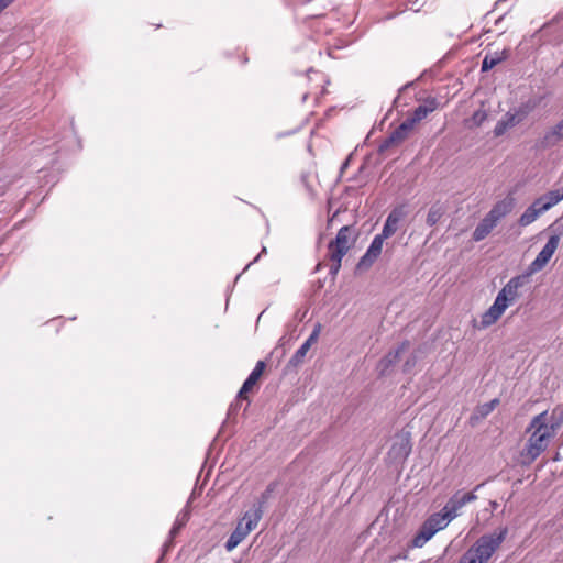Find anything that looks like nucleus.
Instances as JSON below:
<instances>
[{"label":"nucleus","instance_id":"30","mask_svg":"<svg viewBox=\"0 0 563 563\" xmlns=\"http://www.w3.org/2000/svg\"><path fill=\"white\" fill-rule=\"evenodd\" d=\"M309 351V342H305L295 353V355L289 360L288 366H296L302 362L307 352Z\"/></svg>","mask_w":563,"mask_h":563},{"label":"nucleus","instance_id":"36","mask_svg":"<svg viewBox=\"0 0 563 563\" xmlns=\"http://www.w3.org/2000/svg\"><path fill=\"white\" fill-rule=\"evenodd\" d=\"M487 118V114L485 111H476L473 117H472V121L474 123V125L476 126H479Z\"/></svg>","mask_w":563,"mask_h":563},{"label":"nucleus","instance_id":"41","mask_svg":"<svg viewBox=\"0 0 563 563\" xmlns=\"http://www.w3.org/2000/svg\"><path fill=\"white\" fill-rule=\"evenodd\" d=\"M391 137L396 142L397 145H400L406 139H408L404 133H401L397 128L390 133Z\"/></svg>","mask_w":563,"mask_h":563},{"label":"nucleus","instance_id":"49","mask_svg":"<svg viewBox=\"0 0 563 563\" xmlns=\"http://www.w3.org/2000/svg\"><path fill=\"white\" fill-rule=\"evenodd\" d=\"M411 85H412V82H410V84H408V85H405L404 89H405V88H408V87H409V86H411Z\"/></svg>","mask_w":563,"mask_h":563},{"label":"nucleus","instance_id":"1","mask_svg":"<svg viewBox=\"0 0 563 563\" xmlns=\"http://www.w3.org/2000/svg\"><path fill=\"white\" fill-rule=\"evenodd\" d=\"M532 429L533 432L527 446V455L531 460H536L547 449L549 439L555 434L548 424L547 411L541 412L532 419L527 431Z\"/></svg>","mask_w":563,"mask_h":563},{"label":"nucleus","instance_id":"18","mask_svg":"<svg viewBox=\"0 0 563 563\" xmlns=\"http://www.w3.org/2000/svg\"><path fill=\"white\" fill-rule=\"evenodd\" d=\"M437 529H433L427 521L422 523L417 534L411 540L412 547L421 548L424 545L434 534Z\"/></svg>","mask_w":563,"mask_h":563},{"label":"nucleus","instance_id":"3","mask_svg":"<svg viewBox=\"0 0 563 563\" xmlns=\"http://www.w3.org/2000/svg\"><path fill=\"white\" fill-rule=\"evenodd\" d=\"M508 533L504 527L498 533L484 534L473 545V550L479 555L481 563H487L496 550L500 547Z\"/></svg>","mask_w":563,"mask_h":563},{"label":"nucleus","instance_id":"48","mask_svg":"<svg viewBox=\"0 0 563 563\" xmlns=\"http://www.w3.org/2000/svg\"><path fill=\"white\" fill-rule=\"evenodd\" d=\"M321 266H322V264H321V263H319V264L317 265L316 269H317V271H318V269H320V268H321Z\"/></svg>","mask_w":563,"mask_h":563},{"label":"nucleus","instance_id":"47","mask_svg":"<svg viewBox=\"0 0 563 563\" xmlns=\"http://www.w3.org/2000/svg\"><path fill=\"white\" fill-rule=\"evenodd\" d=\"M347 165H349V158L343 163L341 169L343 170L344 168H346Z\"/></svg>","mask_w":563,"mask_h":563},{"label":"nucleus","instance_id":"37","mask_svg":"<svg viewBox=\"0 0 563 563\" xmlns=\"http://www.w3.org/2000/svg\"><path fill=\"white\" fill-rule=\"evenodd\" d=\"M530 110L531 108L528 104H525L520 107L516 113H512V115H517V119H520L521 122L529 114Z\"/></svg>","mask_w":563,"mask_h":563},{"label":"nucleus","instance_id":"27","mask_svg":"<svg viewBox=\"0 0 563 563\" xmlns=\"http://www.w3.org/2000/svg\"><path fill=\"white\" fill-rule=\"evenodd\" d=\"M422 356V351L421 349H417L415 350L408 357L407 360L405 361L404 363V366H402V372L404 373H410L411 369L417 365L418 361L421 358Z\"/></svg>","mask_w":563,"mask_h":563},{"label":"nucleus","instance_id":"2","mask_svg":"<svg viewBox=\"0 0 563 563\" xmlns=\"http://www.w3.org/2000/svg\"><path fill=\"white\" fill-rule=\"evenodd\" d=\"M261 519L260 508L250 509L244 512L243 517L238 521V525L229 539L225 542L227 551L235 549L247 536L256 528Z\"/></svg>","mask_w":563,"mask_h":563},{"label":"nucleus","instance_id":"17","mask_svg":"<svg viewBox=\"0 0 563 563\" xmlns=\"http://www.w3.org/2000/svg\"><path fill=\"white\" fill-rule=\"evenodd\" d=\"M497 222L492 219L488 214L477 224L473 232V240L479 242L484 240L492 230L496 227Z\"/></svg>","mask_w":563,"mask_h":563},{"label":"nucleus","instance_id":"6","mask_svg":"<svg viewBox=\"0 0 563 563\" xmlns=\"http://www.w3.org/2000/svg\"><path fill=\"white\" fill-rule=\"evenodd\" d=\"M560 236L554 234L551 235L543 246V249L540 251V253L537 255L536 260L529 265L527 272L530 275H533L534 273L541 271L551 260L552 255L554 254L555 250L559 246Z\"/></svg>","mask_w":563,"mask_h":563},{"label":"nucleus","instance_id":"26","mask_svg":"<svg viewBox=\"0 0 563 563\" xmlns=\"http://www.w3.org/2000/svg\"><path fill=\"white\" fill-rule=\"evenodd\" d=\"M506 57L507 55L505 51L501 53V56H499L497 53L494 56L486 55L482 62V71L485 73L490 70Z\"/></svg>","mask_w":563,"mask_h":563},{"label":"nucleus","instance_id":"23","mask_svg":"<svg viewBox=\"0 0 563 563\" xmlns=\"http://www.w3.org/2000/svg\"><path fill=\"white\" fill-rule=\"evenodd\" d=\"M542 212L539 210V208L536 206V203L533 202L531 206H529L526 211L521 214V217L519 218L518 222L521 227H527L529 225L530 223H532L538 217L539 214H541Z\"/></svg>","mask_w":563,"mask_h":563},{"label":"nucleus","instance_id":"34","mask_svg":"<svg viewBox=\"0 0 563 563\" xmlns=\"http://www.w3.org/2000/svg\"><path fill=\"white\" fill-rule=\"evenodd\" d=\"M416 124L415 119L408 117L397 129L408 137Z\"/></svg>","mask_w":563,"mask_h":563},{"label":"nucleus","instance_id":"20","mask_svg":"<svg viewBox=\"0 0 563 563\" xmlns=\"http://www.w3.org/2000/svg\"><path fill=\"white\" fill-rule=\"evenodd\" d=\"M465 506L462 497L460 496L459 493L454 494L449 500L448 503L445 504V506L443 507L442 511H445L446 512V518H449V520H452L454 519L456 516H457V511L463 507Z\"/></svg>","mask_w":563,"mask_h":563},{"label":"nucleus","instance_id":"33","mask_svg":"<svg viewBox=\"0 0 563 563\" xmlns=\"http://www.w3.org/2000/svg\"><path fill=\"white\" fill-rule=\"evenodd\" d=\"M416 124L415 119L408 117L397 129L408 137Z\"/></svg>","mask_w":563,"mask_h":563},{"label":"nucleus","instance_id":"40","mask_svg":"<svg viewBox=\"0 0 563 563\" xmlns=\"http://www.w3.org/2000/svg\"><path fill=\"white\" fill-rule=\"evenodd\" d=\"M391 137L396 142L397 145H400L406 139H408L404 133H401L397 128L390 133Z\"/></svg>","mask_w":563,"mask_h":563},{"label":"nucleus","instance_id":"45","mask_svg":"<svg viewBox=\"0 0 563 563\" xmlns=\"http://www.w3.org/2000/svg\"><path fill=\"white\" fill-rule=\"evenodd\" d=\"M340 268H341V265H339V263H332L331 264L330 274L333 276V278L336 276V274L339 273Z\"/></svg>","mask_w":563,"mask_h":563},{"label":"nucleus","instance_id":"8","mask_svg":"<svg viewBox=\"0 0 563 563\" xmlns=\"http://www.w3.org/2000/svg\"><path fill=\"white\" fill-rule=\"evenodd\" d=\"M410 347L409 341H404L395 351H389L377 364L380 376L390 374L391 368L400 361L401 355Z\"/></svg>","mask_w":563,"mask_h":563},{"label":"nucleus","instance_id":"50","mask_svg":"<svg viewBox=\"0 0 563 563\" xmlns=\"http://www.w3.org/2000/svg\"><path fill=\"white\" fill-rule=\"evenodd\" d=\"M560 195H561V197L563 198V189H562V192L560 191Z\"/></svg>","mask_w":563,"mask_h":563},{"label":"nucleus","instance_id":"42","mask_svg":"<svg viewBox=\"0 0 563 563\" xmlns=\"http://www.w3.org/2000/svg\"><path fill=\"white\" fill-rule=\"evenodd\" d=\"M14 2V0H0V14L8 8L10 7L12 3Z\"/></svg>","mask_w":563,"mask_h":563},{"label":"nucleus","instance_id":"28","mask_svg":"<svg viewBox=\"0 0 563 563\" xmlns=\"http://www.w3.org/2000/svg\"><path fill=\"white\" fill-rule=\"evenodd\" d=\"M188 519H189L188 511H183L177 516L175 523L169 531V534L172 538H174L180 531V529L187 523Z\"/></svg>","mask_w":563,"mask_h":563},{"label":"nucleus","instance_id":"21","mask_svg":"<svg viewBox=\"0 0 563 563\" xmlns=\"http://www.w3.org/2000/svg\"><path fill=\"white\" fill-rule=\"evenodd\" d=\"M445 211H446V208L444 207V205H442L440 202L433 203L430 207L428 216H427V220H426L427 224L429 227L435 225L439 222V220L443 217Z\"/></svg>","mask_w":563,"mask_h":563},{"label":"nucleus","instance_id":"9","mask_svg":"<svg viewBox=\"0 0 563 563\" xmlns=\"http://www.w3.org/2000/svg\"><path fill=\"white\" fill-rule=\"evenodd\" d=\"M358 233L354 225H344L339 230L335 239L329 243L332 244V246L342 247L343 250L349 251L354 245Z\"/></svg>","mask_w":563,"mask_h":563},{"label":"nucleus","instance_id":"46","mask_svg":"<svg viewBox=\"0 0 563 563\" xmlns=\"http://www.w3.org/2000/svg\"><path fill=\"white\" fill-rule=\"evenodd\" d=\"M490 507L495 510L498 507V504L496 501H490Z\"/></svg>","mask_w":563,"mask_h":563},{"label":"nucleus","instance_id":"25","mask_svg":"<svg viewBox=\"0 0 563 563\" xmlns=\"http://www.w3.org/2000/svg\"><path fill=\"white\" fill-rule=\"evenodd\" d=\"M279 489H280L279 482L275 481V482L271 483L261 496L260 508L265 506L269 501L271 498L275 497L279 493Z\"/></svg>","mask_w":563,"mask_h":563},{"label":"nucleus","instance_id":"32","mask_svg":"<svg viewBox=\"0 0 563 563\" xmlns=\"http://www.w3.org/2000/svg\"><path fill=\"white\" fill-rule=\"evenodd\" d=\"M551 420L550 429L555 432L563 422V409H555L551 415Z\"/></svg>","mask_w":563,"mask_h":563},{"label":"nucleus","instance_id":"35","mask_svg":"<svg viewBox=\"0 0 563 563\" xmlns=\"http://www.w3.org/2000/svg\"><path fill=\"white\" fill-rule=\"evenodd\" d=\"M395 146H398L396 144V142L394 141V139L391 137V135L389 134L384 141L383 143L379 145L378 147V152L380 154L385 153L386 151H388L389 148L391 147H395Z\"/></svg>","mask_w":563,"mask_h":563},{"label":"nucleus","instance_id":"39","mask_svg":"<svg viewBox=\"0 0 563 563\" xmlns=\"http://www.w3.org/2000/svg\"><path fill=\"white\" fill-rule=\"evenodd\" d=\"M482 485H477L473 492L466 493L464 495H460L466 505L467 503L474 501L477 499V496L475 495V492L481 488Z\"/></svg>","mask_w":563,"mask_h":563},{"label":"nucleus","instance_id":"13","mask_svg":"<svg viewBox=\"0 0 563 563\" xmlns=\"http://www.w3.org/2000/svg\"><path fill=\"white\" fill-rule=\"evenodd\" d=\"M265 362L258 361L254 367V369L251 372L249 377L243 383L241 389L239 390V398H242L245 394L252 390V388L257 384L260 377L262 376L264 369H265Z\"/></svg>","mask_w":563,"mask_h":563},{"label":"nucleus","instance_id":"24","mask_svg":"<svg viewBox=\"0 0 563 563\" xmlns=\"http://www.w3.org/2000/svg\"><path fill=\"white\" fill-rule=\"evenodd\" d=\"M426 521L433 529H437V532H438L439 530L445 528L451 520H449V518H446L445 511H441V512L431 515Z\"/></svg>","mask_w":563,"mask_h":563},{"label":"nucleus","instance_id":"12","mask_svg":"<svg viewBox=\"0 0 563 563\" xmlns=\"http://www.w3.org/2000/svg\"><path fill=\"white\" fill-rule=\"evenodd\" d=\"M506 309L507 306L496 298L490 308L485 313H483L481 327L485 329L494 324L501 317Z\"/></svg>","mask_w":563,"mask_h":563},{"label":"nucleus","instance_id":"16","mask_svg":"<svg viewBox=\"0 0 563 563\" xmlns=\"http://www.w3.org/2000/svg\"><path fill=\"white\" fill-rule=\"evenodd\" d=\"M563 198L560 195V190H551L545 195H542L538 199H536L533 202L539 208L541 212H544L552 208L554 205H556L559 201H561Z\"/></svg>","mask_w":563,"mask_h":563},{"label":"nucleus","instance_id":"44","mask_svg":"<svg viewBox=\"0 0 563 563\" xmlns=\"http://www.w3.org/2000/svg\"><path fill=\"white\" fill-rule=\"evenodd\" d=\"M318 334H319V327L317 329L313 330V332L311 333V335L309 336V339L306 341V342H309V347L311 346V344L313 342L317 341V338H318Z\"/></svg>","mask_w":563,"mask_h":563},{"label":"nucleus","instance_id":"31","mask_svg":"<svg viewBox=\"0 0 563 563\" xmlns=\"http://www.w3.org/2000/svg\"><path fill=\"white\" fill-rule=\"evenodd\" d=\"M459 563H481L479 555L471 547L459 560Z\"/></svg>","mask_w":563,"mask_h":563},{"label":"nucleus","instance_id":"10","mask_svg":"<svg viewBox=\"0 0 563 563\" xmlns=\"http://www.w3.org/2000/svg\"><path fill=\"white\" fill-rule=\"evenodd\" d=\"M404 207H397L388 214L383 231L379 234L385 240L391 236L398 229L399 221L405 217Z\"/></svg>","mask_w":563,"mask_h":563},{"label":"nucleus","instance_id":"5","mask_svg":"<svg viewBox=\"0 0 563 563\" xmlns=\"http://www.w3.org/2000/svg\"><path fill=\"white\" fill-rule=\"evenodd\" d=\"M412 449L411 434L402 430L393 438L391 446L388 451V457L394 463H404Z\"/></svg>","mask_w":563,"mask_h":563},{"label":"nucleus","instance_id":"43","mask_svg":"<svg viewBox=\"0 0 563 563\" xmlns=\"http://www.w3.org/2000/svg\"><path fill=\"white\" fill-rule=\"evenodd\" d=\"M318 334H319V327L317 329L313 330V332L311 333V335L309 336V339L306 341V342H309V347L311 346V344L313 342L317 341V338H318Z\"/></svg>","mask_w":563,"mask_h":563},{"label":"nucleus","instance_id":"38","mask_svg":"<svg viewBox=\"0 0 563 563\" xmlns=\"http://www.w3.org/2000/svg\"><path fill=\"white\" fill-rule=\"evenodd\" d=\"M243 399H246L245 395L242 397V398H239V395L236 396V399L234 402H232L229 407V410H228V416L231 417L233 416L238 409H239V406H240V402L243 400Z\"/></svg>","mask_w":563,"mask_h":563},{"label":"nucleus","instance_id":"19","mask_svg":"<svg viewBox=\"0 0 563 563\" xmlns=\"http://www.w3.org/2000/svg\"><path fill=\"white\" fill-rule=\"evenodd\" d=\"M520 123V119H517V115H512V113L507 112L505 117L499 120L494 129V135L499 137L506 133L509 128L516 126Z\"/></svg>","mask_w":563,"mask_h":563},{"label":"nucleus","instance_id":"11","mask_svg":"<svg viewBox=\"0 0 563 563\" xmlns=\"http://www.w3.org/2000/svg\"><path fill=\"white\" fill-rule=\"evenodd\" d=\"M515 207V198L509 194L503 200L494 205L492 210L487 213L492 219L498 222L501 218L512 211Z\"/></svg>","mask_w":563,"mask_h":563},{"label":"nucleus","instance_id":"14","mask_svg":"<svg viewBox=\"0 0 563 563\" xmlns=\"http://www.w3.org/2000/svg\"><path fill=\"white\" fill-rule=\"evenodd\" d=\"M561 141H563V119L544 134L541 146L543 148L553 147Z\"/></svg>","mask_w":563,"mask_h":563},{"label":"nucleus","instance_id":"4","mask_svg":"<svg viewBox=\"0 0 563 563\" xmlns=\"http://www.w3.org/2000/svg\"><path fill=\"white\" fill-rule=\"evenodd\" d=\"M531 275L525 274L512 277L498 292L497 299L507 307L516 301L522 294L520 289L530 283Z\"/></svg>","mask_w":563,"mask_h":563},{"label":"nucleus","instance_id":"29","mask_svg":"<svg viewBox=\"0 0 563 563\" xmlns=\"http://www.w3.org/2000/svg\"><path fill=\"white\" fill-rule=\"evenodd\" d=\"M329 249V258L332 263H339L341 265L343 256L349 252L343 250L342 247L332 246V244H328Z\"/></svg>","mask_w":563,"mask_h":563},{"label":"nucleus","instance_id":"7","mask_svg":"<svg viewBox=\"0 0 563 563\" xmlns=\"http://www.w3.org/2000/svg\"><path fill=\"white\" fill-rule=\"evenodd\" d=\"M384 240L379 234L374 238L366 253L356 264L355 274H362L372 267L382 253Z\"/></svg>","mask_w":563,"mask_h":563},{"label":"nucleus","instance_id":"15","mask_svg":"<svg viewBox=\"0 0 563 563\" xmlns=\"http://www.w3.org/2000/svg\"><path fill=\"white\" fill-rule=\"evenodd\" d=\"M439 106V102L435 98L429 97L424 100L423 104L418 106L411 115V119H415V122L418 123L422 119H424L429 113L433 112Z\"/></svg>","mask_w":563,"mask_h":563},{"label":"nucleus","instance_id":"22","mask_svg":"<svg viewBox=\"0 0 563 563\" xmlns=\"http://www.w3.org/2000/svg\"><path fill=\"white\" fill-rule=\"evenodd\" d=\"M499 405V399L494 398L488 402L479 405L476 407L474 415L471 419H484L486 418L497 406Z\"/></svg>","mask_w":563,"mask_h":563}]
</instances>
